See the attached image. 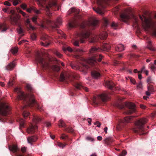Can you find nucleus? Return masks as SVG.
Returning <instances> with one entry per match:
<instances>
[{"label": "nucleus", "instance_id": "4c0bfd02", "mask_svg": "<svg viewBox=\"0 0 156 156\" xmlns=\"http://www.w3.org/2000/svg\"><path fill=\"white\" fill-rule=\"evenodd\" d=\"M17 30L19 34L22 35V36L24 35L23 30L20 26H19V28L17 29Z\"/></svg>", "mask_w": 156, "mask_h": 156}, {"label": "nucleus", "instance_id": "f3484780", "mask_svg": "<svg viewBox=\"0 0 156 156\" xmlns=\"http://www.w3.org/2000/svg\"><path fill=\"white\" fill-rule=\"evenodd\" d=\"M63 50L64 51L67 50L70 52H75L77 53H80V54H81L83 52V51L82 49L75 48L72 49L69 47H68L66 48H64L63 49Z\"/></svg>", "mask_w": 156, "mask_h": 156}, {"label": "nucleus", "instance_id": "5fc2aeb1", "mask_svg": "<svg viewBox=\"0 0 156 156\" xmlns=\"http://www.w3.org/2000/svg\"><path fill=\"white\" fill-rule=\"evenodd\" d=\"M137 87L139 88H142V85L141 82H140L137 85Z\"/></svg>", "mask_w": 156, "mask_h": 156}, {"label": "nucleus", "instance_id": "79ce46f5", "mask_svg": "<svg viewBox=\"0 0 156 156\" xmlns=\"http://www.w3.org/2000/svg\"><path fill=\"white\" fill-rule=\"evenodd\" d=\"M103 23L105 27H107L109 24L108 20L106 18H104L103 19Z\"/></svg>", "mask_w": 156, "mask_h": 156}, {"label": "nucleus", "instance_id": "39448f33", "mask_svg": "<svg viewBox=\"0 0 156 156\" xmlns=\"http://www.w3.org/2000/svg\"><path fill=\"white\" fill-rule=\"evenodd\" d=\"M35 61L44 70L51 72L52 71L58 72L60 70L59 66L52 65L49 59H45L38 54L35 57Z\"/></svg>", "mask_w": 156, "mask_h": 156}, {"label": "nucleus", "instance_id": "b1692460", "mask_svg": "<svg viewBox=\"0 0 156 156\" xmlns=\"http://www.w3.org/2000/svg\"><path fill=\"white\" fill-rule=\"evenodd\" d=\"M92 76L95 79H98L101 76L100 73L97 70H94L91 72Z\"/></svg>", "mask_w": 156, "mask_h": 156}, {"label": "nucleus", "instance_id": "a18cd8bd", "mask_svg": "<svg viewBox=\"0 0 156 156\" xmlns=\"http://www.w3.org/2000/svg\"><path fill=\"white\" fill-rule=\"evenodd\" d=\"M89 39L90 40L89 41L90 43H94L96 41V38L92 36L90 39L89 38Z\"/></svg>", "mask_w": 156, "mask_h": 156}, {"label": "nucleus", "instance_id": "6e6d98bb", "mask_svg": "<svg viewBox=\"0 0 156 156\" xmlns=\"http://www.w3.org/2000/svg\"><path fill=\"white\" fill-rule=\"evenodd\" d=\"M27 7V5H26L24 4H22L21 5V7L23 9H26Z\"/></svg>", "mask_w": 156, "mask_h": 156}, {"label": "nucleus", "instance_id": "473e14b6", "mask_svg": "<svg viewBox=\"0 0 156 156\" xmlns=\"http://www.w3.org/2000/svg\"><path fill=\"white\" fill-rule=\"evenodd\" d=\"M108 34L106 32H104L100 35L99 37L101 40H105L107 37Z\"/></svg>", "mask_w": 156, "mask_h": 156}, {"label": "nucleus", "instance_id": "393cba45", "mask_svg": "<svg viewBox=\"0 0 156 156\" xmlns=\"http://www.w3.org/2000/svg\"><path fill=\"white\" fill-rule=\"evenodd\" d=\"M16 121L20 123V129H21L22 128L24 127L25 122L24 120L23 119L20 118L18 117L16 119Z\"/></svg>", "mask_w": 156, "mask_h": 156}, {"label": "nucleus", "instance_id": "4d7b16f0", "mask_svg": "<svg viewBox=\"0 0 156 156\" xmlns=\"http://www.w3.org/2000/svg\"><path fill=\"white\" fill-rule=\"evenodd\" d=\"M40 5H42L43 2H45V0H37Z\"/></svg>", "mask_w": 156, "mask_h": 156}, {"label": "nucleus", "instance_id": "bf43d9fd", "mask_svg": "<svg viewBox=\"0 0 156 156\" xmlns=\"http://www.w3.org/2000/svg\"><path fill=\"white\" fill-rule=\"evenodd\" d=\"M95 125H97V126L98 127H100L101 125V124L98 121H97L94 123Z\"/></svg>", "mask_w": 156, "mask_h": 156}, {"label": "nucleus", "instance_id": "dca6fc26", "mask_svg": "<svg viewBox=\"0 0 156 156\" xmlns=\"http://www.w3.org/2000/svg\"><path fill=\"white\" fill-rule=\"evenodd\" d=\"M112 47L115 48L116 51L118 52H121L125 50V47L123 44H113Z\"/></svg>", "mask_w": 156, "mask_h": 156}, {"label": "nucleus", "instance_id": "c756f323", "mask_svg": "<svg viewBox=\"0 0 156 156\" xmlns=\"http://www.w3.org/2000/svg\"><path fill=\"white\" fill-rule=\"evenodd\" d=\"M30 21L29 19H27L26 20V26L28 30H35L36 28L35 27L32 26L30 23Z\"/></svg>", "mask_w": 156, "mask_h": 156}, {"label": "nucleus", "instance_id": "13d9d810", "mask_svg": "<svg viewBox=\"0 0 156 156\" xmlns=\"http://www.w3.org/2000/svg\"><path fill=\"white\" fill-rule=\"evenodd\" d=\"M86 139L87 140H88L89 141H93L94 140V139L92 138V137H90V136H88L86 137Z\"/></svg>", "mask_w": 156, "mask_h": 156}, {"label": "nucleus", "instance_id": "2eb2a0df", "mask_svg": "<svg viewBox=\"0 0 156 156\" xmlns=\"http://www.w3.org/2000/svg\"><path fill=\"white\" fill-rule=\"evenodd\" d=\"M37 126L35 125L30 123L27 129V133L29 134H32L36 131Z\"/></svg>", "mask_w": 156, "mask_h": 156}, {"label": "nucleus", "instance_id": "f704fd0d", "mask_svg": "<svg viewBox=\"0 0 156 156\" xmlns=\"http://www.w3.org/2000/svg\"><path fill=\"white\" fill-rule=\"evenodd\" d=\"M147 47L151 51H155L156 50V49L153 47L152 45L151 41H148Z\"/></svg>", "mask_w": 156, "mask_h": 156}, {"label": "nucleus", "instance_id": "423d86ee", "mask_svg": "<svg viewBox=\"0 0 156 156\" xmlns=\"http://www.w3.org/2000/svg\"><path fill=\"white\" fill-rule=\"evenodd\" d=\"M139 17L142 21V25L144 29L156 36V20H153L151 17L147 18L143 15H140Z\"/></svg>", "mask_w": 156, "mask_h": 156}, {"label": "nucleus", "instance_id": "7ed1b4c3", "mask_svg": "<svg viewBox=\"0 0 156 156\" xmlns=\"http://www.w3.org/2000/svg\"><path fill=\"white\" fill-rule=\"evenodd\" d=\"M98 23V21L94 19L86 23H82L80 26L82 30L80 33H76L75 35L76 39L73 41L74 45L78 46L79 42L81 43H84L90 36L91 33L90 29H94L97 26Z\"/></svg>", "mask_w": 156, "mask_h": 156}, {"label": "nucleus", "instance_id": "6ab92c4d", "mask_svg": "<svg viewBox=\"0 0 156 156\" xmlns=\"http://www.w3.org/2000/svg\"><path fill=\"white\" fill-rule=\"evenodd\" d=\"M134 118V116L126 117L123 119L120 120V122L123 123H128L131 122L133 119Z\"/></svg>", "mask_w": 156, "mask_h": 156}, {"label": "nucleus", "instance_id": "a211bd4d", "mask_svg": "<svg viewBox=\"0 0 156 156\" xmlns=\"http://www.w3.org/2000/svg\"><path fill=\"white\" fill-rule=\"evenodd\" d=\"M77 26H78V24L76 18H74L73 20L70 21L68 23V27L69 29L76 27Z\"/></svg>", "mask_w": 156, "mask_h": 156}, {"label": "nucleus", "instance_id": "37998d69", "mask_svg": "<svg viewBox=\"0 0 156 156\" xmlns=\"http://www.w3.org/2000/svg\"><path fill=\"white\" fill-rule=\"evenodd\" d=\"M18 51V48L15 47L12 48L11 50V51L13 54H15Z\"/></svg>", "mask_w": 156, "mask_h": 156}, {"label": "nucleus", "instance_id": "774afa93", "mask_svg": "<svg viewBox=\"0 0 156 156\" xmlns=\"http://www.w3.org/2000/svg\"><path fill=\"white\" fill-rule=\"evenodd\" d=\"M46 126L47 127H49V126H51V124L50 123L48 122H46Z\"/></svg>", "mask_w": 156, "mask_h": 156}, {"label": "nucleus", "instance_id": "4468645a", "mask_svg": "<svg viewBox=\"0 0 156 156\" xmlns=\"http://www.w3.org/2000/svg\"><path fill=\"white\" fill-rule=\"evenodd\" d=\"M41 39L45 41V42H42L41 43L42 45L47 47L49 45V37L47 35L44 34H42L41 36Z\"/></svg>", "mask_w": 156, "mask_h": 156}, {"label": "nucleus", "instance_id": "412c9836", "mask_svg": "<svg viewBox=\"0 0 156 156\" xmlns=\"http://www.w3.org/2000/svg\"><path fill=\"white\" fill-rule=\"evenodd\" d=\"M79 9H76L74 8H72L68 11V14H70L71 13H74V15L75 17L77 16L79 12Z\"/></svg>", "mask_w": 156, "mask_h": 156}, {"label": "nucleus", "instance_id": "e2e57ef3", "mask_svg": "<svg viewBox=\"0 0 156 156\" xmlns=\"http://www.w3.org/2000/svg\"><path fill=\"white\" fill-rule=\"evenodd\" d=\"M130 81L133 84H135L136 83L135 80L133 78L130 77Z\"/></svg>", "mask_w": 156, "mask_h": 156}, {"label": "nucleus", "instance_id": "f03ea898", "mask_svg": "<svg viewBox=\"0 0 156 156\" xmlns=\"http://www.w3.org/2000/svg\"><path fill=\"white\" fill-rule=\"evenodd\" d=\"M26 88L30 92V93L25 94L21 90L20 88L17 87L14 89V92L18 94V99L22 100L24 104V105L21 108L22 111V114L24 118L27 117L30 114L29 112L25 110L23 111L25 108L27 107H34L40 111L42 110L41 107L35 101L34 94L31 93L33 91V89L30 85L29 84H27Z\"/></svg>", "mask_w": 156, "mask_h": 156}, {"label": "nucleus", "instance_id": "f257e3e1", "mask_svg": "<svg viewBox=\"0 0 156 156\" xmlns=\"http://www.w3.org/2000/svg\"><path fill=\"white\" fill-rule=\"evenodd\" d=\"M111 45L107 43L103 44L101 47H92L90 49V54L91 57L87 60L85 63H83L80 67L71 65L73 69H79L80 71L86 73V71L90 67V66H97L98 63L97 62H101L103 56L101 54H97V53L103 51H108L111 48Z\"/></svg>", "mask_w": 156, "mask_h": 156}, {"label": "nucleus", "instance_id": "9b49d317", "mask_svg": "<svg viewBox=\"0 0 156 156\" xmlns=\"http://www.w3.org/2000/svg\"><path fill=\"white\" fill-rule=\"evenodd\" d=\"M59 7L57 3V0H50L48 5H46L45 10L46 14L49 17L50 16L51 13V9L53 11L58 10Z\"/></svg>", "mask_w": 156, "mask_h": 156}, {"label": "nucleus", "instance_id": "4be33fe9", "mask_svg": "<svg viewBox=\"0 0 156 156\" xmlns=\"http://www.w3.org/2000/svg\"><path fill=\"white\" fill-rule=\"evenodd\" d=\"M20 19V17L18 16H11L10 17V20L11 23L13 25H17L18 23V21Z\"/></svg>", "mask_w": 156, "mask_h": 156}, {"label": "nucleus", "instance_id": "cd10ccee", "mask_svg": "<svg viewBox=\"0 0 156 156\" xmlns=\"http://www.w3.org/2000/svg\"><path fill=\"white\" fill-rule=\"evenodd\" d=\"M41 118L37 115H34L33 116V121L36 123H37L40 122L41 120Z\"/></svg>", "mask_w": 156, "mask_h": 156}, {"label": "nucleus", "instance_id": "2f4dec72", "mask_svg": "<svg viewBox=\"0 0 156 156\" xmlns=\"http://www.w3.org/2000/svg\"><path fill=\"white\" fill-rule=\"evenodd\" d=\"M15 63L14 61H13L9 63L6 67V69L8 70H11L15 67Z\"/></svg>", "mask_w": 156, "mask_h": 156}, {"label": "nucleus", "instance_id": "58836bf2", "mask_svg": "<svg viewBox=\"0 0 156 156\" xmlns=\"http://www.w3.org/2000/svg\"><path fill=\"white\" fill-rule=\"evenodd\" d=\"M14 77L12 79L11 78L8 82V86L9 87L12 86L14 83Z\"/></svg>", "mask_w": 156, "mask_h": 156}, {"label": "nucleus", "instance_id": "a878e982", "mask_svg": "<svg viewBox=\"0 0 156 156\" xmlns=\"http://www.w3.org/2000/svg\"><path fill=\"white\" fill-rule=\"evenodd\" d=\"M105 143L107 145H111L114 141L113 139L111 137L106 138L104 140Z\"/></svg>", "mask_w": 156, "mask_h": 156}, {"label": "nucleus", "instance_id": "69168bd1", "mask_svg": "<svg viewBox=\"0 0 156 156\" xmlns=\"http://www.w3.org/2000/svg\"><path fill=\"white\" fill-rule=\"evenodd\" d=\"M140 107L141 108L143 109H145L146 107L145 106L143 105H140Z\"/></svg>", "mask_w": 156, "mask_h": 156}, {"label": "nucleus", "instance_id": "c85d7f7f", "mask_svg": "<svg viewBox=\"0 0 156 156\" xmlns=\"http://www.w3.org/2000/svg\"><path fill=\"white\" fill-rule=\"evenodd\" d=\"M8 27L5 23L0 24V31L2 32L6 31L8 29Z\"/></svg>", "mask_w": 156, "mask_h": 156}, {"label": "nucleus", "instance_id": "e433bc0d", "mask_svg": "<svg viewBox=\"0 0 156 156\" xmlns=\"http://www.w3.org/2000/svg\"><path fill=\"white\" fill-rule=\"evenodd\" d=\"M111 27L114 29H116L118 26V24L114 22H113L111 24Z\"/></svg>", "mask_w": 156, "mask_h": 156}, {"label": "nucleus", "instance_id": "c03bdc74", "mask_svg": "<svg viewBox=\"0 0 156 156\" xmlns=\"http://www.w3.org/2000/svg\"><path fill=\"white\" fill-rule=\"evenodd\" d=\"M148 90L149 92H153L154 91V87L153 86L149 85L147 86Z\"/></svg>", "mask_w": 156, "mask_h": 156}, {"label": "nucleus", "instance_id": "052dcab7", "mask_svg": "<svg viewBox=\"0 0 156 156\" xmlns=\"http://www.w3.org/2000/svg\"><path fill=\"white\" fill-rule=\"evenodd\" d=\"M4 4L5 5H7L8 6H10L11 5V3L8 1H5L4 2Z\"/></svg>", "mask_w": 156, "mask_h": 156}, {"label": "nucleus", "instance_id": "864d4df0", "mask_svg": "<svg viewBox=\"0 0 156 156\" xmlns=\"http://www.w3.org/2000/svg\"><path fill=\"white\" fill-rule=\"evenodd\" d=\"M55 55L58 57L61 58L62 56V55L59 52L56 51L55 52Z\"/></svg>", "mask_w": 156, "mask_h": 156}, {"label": "nucleus", "instance_id": "1a4fd4ad", "mask_svg": "<svg viewBox=\"0 0 156 156\" xmlns=\"http://www.w3.org/2000/svg\"><path fill=\"white\" fill-rule=\"evenodd\" d=\"M117 107L120 109H122L126 106L128 108L125 112V114H130L135 113L136 112V109L135 108V105L133 103L131 102H125L124 104H117L116 105Z\"/></svg>", "mask_w": 156, "mask_h": 156}, {"label": "nucleus", "instance_id": "9d476101", "mask_svg": "<svg viewBox=\"0 0 156 156\" xmlns=\"http://www.w3.org/2000/svg\"><path fill=\"white\" fill-rule=\"evenodd\" d=\"M11 109L6 103H0V121L3 122V118L10 113Z\"/></svg>", "mask_w": 156, "mask_h": 156}, {"label": "nucleus", "instance_id": "8fccbe9b", "mask_svg": "<svg viewBox=\"0 0 156 156\" xmlns=\"http://www.w3.org/2000/svg\"><path fill=\"white\" fill-rule=\"evenodd\" d=\"M31 39L33 40H34L36 39V34H32L31 35Z\"/></svg>", "mask_w": 156, "mask_h": 156}, {"label": "nucleus", "instance_id": "de8ad7c7", "mask_svg": "<svg viewBox=\"0 0 156 156\" xmlns=\"http://www.w3.org/2000/svg\"><path fill=\"white\" fill-rule=\"evenodd\" d=\"M65 130L68 133H72L73 132V130L70 128H65Z\"/></svg>", "mask_w": 156, "mask_h": 156}, {"label": "nucleus", "instance_id": "5701e85b", "mask_svg": "<svg viewBox=\"0 0 156 156\" xmlns=\"http://www.w3.org/2000/svg\"><path fill=\"white\" fill-rule=\"evenodd\" d=\"M37 139V137L35 136H29L27 138L28 143L31 144H32L33 143L35 142Z\"/></svg>", "mask_w": 156, "mask_h": 156}, {"label": "nucleus", "instance_id": "aec40b11", "mask_svg": "<svg viewBox=\"0 0 156 156\" xmlns=\"http://www.w3.org/2000/svg\"><path fill=\"white\" fill-rule=\"evenodd\" d=\"M105 85L110 90H113L115 84L112 81H107L105 83Z\"/></svg>", "mask_w": 156, "mask_h": 156}, {"label": "nucleus", "instance_id": "a19ab883", "mask_svg": "<svg viewBox=\"0 0 156 156\" xmlns=\"http://www.w3.org/2000/svg\"><path fill=\"white\" fill-rule=\"evenodd\" d=\"M58 126H61L62 127H66V124L63 120H60L59 121Z\"/></svg>", "mask_w": 156, "mask_h": 156}, {"label": "nucleus", "instance_id": "603ef678", "mask_svg": "<svg viewBox=\"0 0 156 156\" xmlns=\"http://www.w3.org/2000/svg\"><path fill=\"white\" fill-rule=\"evenodd\" d=\"M152 79L151 77H148L147 79V82L148 83V84H149L152 83Z\"/></svg>", "mask_w": 156, "mask_h": 156}, {"label": "nucleus", "instance_id": "c9c22d12", "mask_svg": "<svg viewBox=\"0 0 156 156\" xmlns=\"http://www.w3.org/2000/svg\"><path fill=\"white\" fill-rule=\"evenodd\" d=\"M69 144L68 143V144L65 143V144H63L61 142H58L57 143V145L60 147L61 148H64L66 146V145H67Z\"/></svg>", "mask_w": 156, "mask_h": 156}, {"label": "nucleus", "instance_id": "bb28decb", "mask_svg": "<svg viewBox=\"0 0 156 156\" xmlns=\"http://www.w3.org/2000/svg\"><path fill=\"white\" fill-rule=\"evenodd\" d=\"M27 11L29 13H30L31 11H33L37 14H38L41 13V12L39 10H37L35 8L33 7H31L30 8L27 9Z\"/></svg>", "mask_w": 156, "mask_h": 156}, {"label": "nucleus", "instance_id": "6e6552de", "mask_svg": "<svg viewBox=\"0 0 156 156\" xmlns=\"http://www.w3.org/2000/svg\"><path fill=\"white\" fill-rule=\"evenodd\" d=\"M147 120L145 118H142L137 121L135 123L136 127L133 128V131L135 133H138L141 132L140 134L144 135L145 133L144 132V124L147 123Z\"/></svg>", "mask_w": 156, "mask_h": 156}, {"label": "nucleus", "instance_id": "0e129e2a", "mask_svg": "<svg viewBox=\"0 0 156 156\" xmlns=\"http://www.w3.org/2000/svg\"><path fill=\"white\" fill-rule=\"evenodd\" d=\"M140 73H141L140 72V71H138V78L140 80H141L142 78V75L140 74Z\"/></svg>", "mask_w": 156, "mask_h": 156}, {"label": "nucleus", "instance_id": "ddd939ff", "mask_svg": "<svg viewBox=\"0 0 156 156\" xmlns=\"http://www.w3.org/2000/svg\"><path fill=\"white\" fill-rule=\"evenodd\" d=\"M121 20L125 22L129 20H131L134 23L136 26H138V20L137 17L133 14L123 13L120 15Z\"/></svg>", "mask_w": 156, "mask_h": 156}, {"label": "nucleus", "instance_id": "7c9ffc66", "mask_svg": "<svg viewBox=\"0 0 156 156\" xmlns=\"http://www.w3.org/2000/svg\"><path fill=\"white\" fill-rule=\"evenodd\" d=\"M60 139L64 140H67L68 142H69V144L71 143V141L72 140V139L69 138L67 135L63 133L61 135Z\"/></svg>", "mask_w": 156, "mask_h": 156}, {"label": "nucleus", "instance_id": "20e7f679", "mask_svg": "<svg viewBox=\"0 0 156 156\" xmlns=\"http://www.w3.org/2000/svg\"><path fill=\"white\" fill-rule=\"evenodd\" d=\"M80 78L79 75L76 73H74L72 75H69L66 72L62 73L60 77V80L61 81H69L72 85L75 87L76 89L84 90L86 92L88 91V89L84 87L82 84L78 82L77 80Z\"/></svg>", "mask_w": 156, "mask_h": 156}, {"label": "nucleus", "instance_id": "680f3d73", "mask_svg": "<svg viewBox=\"0 0 156 156\" xmlns=\"http://www.w3.org/2000/svg\"><path fill=\"white\" fill-rule=\"evenodd\" d=\"M19 3L18 2L17 0H14L13 2V4L14 6H16Z\"/></svg>", "mask_w": 156, "mask_h": 156}, {"label": "nucleus", "instance_id": "09e8293b", "mask_svg": "<svg viewBox=\"0 0 156 156\" xmlns=\"http://www.w3.org/2000/svg\"><path fill=\"white\" fill-rule=\"evenodd\" d=\"M126 153L127 152L126 151H123L119 154V156H125Z\"/></svg>", "mask_w": 156, "mask_h": 156}, {"label": "nucleus", "instance_id": "0eeeda50", "mask_svg": "<svg viewBox=\"0 0 156 156\" xmlns=\"http://www.w3.org/2000/svg\"><path fill=\"white\" fill-rule=\"evenodd\" d=\"M62 24V20L60 18H57L55 21H53L50 20H45L41 25V27L43 28L50 27L53 29L59 27V26Z\"/></svg>", "mask_w": 156, "mask_h": 156}, {"label": "nucleus", "instance_id": "72a5a7b5", "mask_svg": "<svg viewBox=\"0 0 156 156\" xmlns=\"http://www.w3.org/2000/svg\"><path fill=\"white\" fill-rule=\"evenodd\" d=\"M57 33L59 34L58 36L59 37H62L65 38H66V36L65 34L60 30H57Z\"/></svg>", "mask_w": 156, "mask_h": 156}, {"label": "nucleus", "instance_id": "ea45409f", "mask_svg": "<svg viewBox=\"0 0 156 156\" xmlns=\"http://www.w3.org/2000/svg\"><path fill=\"white\" fill-rule=\"evenodd\" d=\"M17 11L18 12L22 14L24 17H28V16L27 15H26V13L24 12H23L22 10L20 9H17Z\"/></svg>", "mask_w": 156, "mask_h": 156}, {"label": "nucleus", "instance_id": "49530a36", "mask_svg": "<svg viewBox=\"0 0 156 156\" xmlns=\"http://www.w3.org/2000/svg\"><path fill=\"white\" fill-rule=\"evenodd\" d=\"M38 14H37V15ZM38 16L37 15L35 16L34 17H32V21L36 23H37V18Z\"/></svg>", "mask_w": 156, "mask_h": 156}, {"label": "nucleus", "instance_id": "3c124183", "mask_svg": "<svg viewBox=\"0 0 156 156\" xmlns=\"http://www.w3.org/2000/svg\"><path fill=\"white\" fill-rule=\"evenodd\" d=\"M27 148L26 147H23L21 148V151L22 153H23L26 151Z\"/></svg>", "mask_w": 156, "mask_h": 156}, {"label": "nucleus", "instance_id": "f8f14e48", "mask_svg": "<svg viewBox=\"0 0 156 156\" xmlns=\"http://www.w3.org/2000/svg\"><path fill=\"white\" fill-rule=\"evenodd\" d=\"M109 99L108 93L105 92L97 97H94L92 99L93 103L96 105L101 104L102 102L105 103Z\"/></svg>", "mask_w": 156, "mask_h": 156}, {"label": "nucleus", "instance_id": "338daca9", "mask_svg": "<svg viewBox=\"0 0 156 156\" xmlns=\"http://www.w3.org/2000/svg\"><path fill=\"white\" fill-rule=\"evenodd\" d=\"M87 121L89 123V125H90L91 124V121L92 120V119L90 118H88L87 119Z\"/></svg>", "mask_w": 156, "mask_h": 156}]
</instances>
